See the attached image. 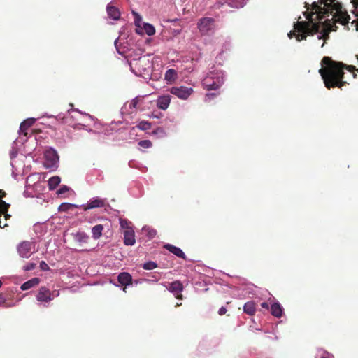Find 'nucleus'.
<instances>
[{
  "instance_id": "obj_6",
  "label": "nucleus",
  "mask_w": 358,
  "mask_h": 358,
  "mask_svg": "<svg viewBox=\"0 0 358 358\" xmlns=\"http://www.w3.org/2000/svg\"><path fill=\"white\" fill-rule=\"evenodd\" d=\"M131 71L136 76L142 77L144 79L150 78L151 76L152 64L146 56L134 57L129 62Z\"/></svg>"
},
{
  "instance_id": "obj_8",
  "label": "nucleus",
  "mask_w": 358,
  "mask_h": 358,
  "mask_svg": "<svg viewBox=\"0 0 358 358\" xmlns=\"http://www.w3.org/2000/svg\"><path fill=\"white\" fill-rule=\"evenodd\" d=\"M169 92L179 99L186 101L192 94L194 90L192 87L180 85L171 87L169 89Z\"/></svg>"
},
{
  "instance_id": "obj_53",
  "label": "nucleus",
  "mask_w": 358,
  "mask_h": 358,
  "mask_svg": "<svg viewBox=\"0 0 358 358\" xmlns=\"http://www.w3.org/2000/svg\"><path fill=\"white\" fill-rule=\"evenodd\" d=\"M150 117H152L154 118H159V117L155 115H152Z\"/></svg>"
},
{
  "instance_id": "obj_11",
  "label": "nucleus",
  "mask_w": 358,
  "mask_h": 358,
  "mask_svg": "<svg viewBox=\"0 0 358 358\" xmlns=\"http://www.w3.org/2000/svg\"><path fill=\"white\" fill-rule=\"evenodd\" d=\"M106 199H102L98 196L93 197L90 199L87 203L82 204L79 207L82 208L83 210L87 211L88 210L97 208H102L105 206L106 203Z\"/></svg>"
},
{
  "instance_id": "obj_30",
  "label": "nucleus",
  "mask_w": 358,
  "mask_h": 358,
  "mask_svg": "<svg viewBox=\"0 0 358 358\" xmlns=\"http://www.w3.org/2000/svg\"><path fill=\"white\" fill-rule=\"evenodd\" d=\"M75 240L79 243H87L89 239V236L83 231L77 232L75 236Z\"/></svg>"
},
{
  "instance_id": "obj_49",
  "label": "nucleus",
  "mask_w": 358,
  "mask_h": 358,
  "mask_svg": "<svg viewBox=\"0 0 358 358\" xmlns=\"http://www.w3.org/2000/svg\"><path fill=\"white\" fill-rule=\"evenodd\" d=\"M261 306L263 308H265V309H268L269 308V306L268 304L266 303V302H263L261 303Z\"/></svg>"
},
{
  "instance_id": "obj_21",
  "label": "nucleus",
  "mask_w": 358,
  "mask_h": 358,
  "mask_svg": "<svg viewBox=\"0 0 358 358\" xmlns=\"http://www.w3.org/2000/svg\"><path fill=\"white\" fill-rule=\"evenodd\" d=\"M41 180V176L39 173H31L27 178L26 180V187L36 185Z\"/></svg>"
},
{
  "instance_id": "obj_9",
  "label": "nucleus",
  "mask_w": 358,
  "mask_h": 358,
  "mask_svg": "<svg viewBox=\"0 0 358 358\" xmlns=\"http://www.w3.org/2000/svg\"><path fill=\"white\" fill-rule=\"evenodd\" d=\"M215 20L211 17H203L199 20L197 27L202 35H210L215 29Z\"/></svg>"
},
{
  "instance_id": "obj_51",
  "label": "nucleus",
  "mask_w": 358,
  "mask_h": 358,
  "mask_svg": "<svg viewBox=\"0 0 358 358\" xmlns=\"http://www.w3.org/2000/svg\"><path fill=\"white\" fill-rule=\"evenodd\" d=\"M222 52H221V53L220 54V55H218V56L217 57V58H216V59H217V61H218L220 59H222Z\"/></svg>"
},
{
  "instance_id": "obj_28",
  "label": "nucleus",
  "mask_w": 358,
  "mask_h": 358,
  "mask_svg": "<svg viewBox=\"0 0 358 358\" xmlns=\"http://www.w3.org/2000/svg\"><path fill=\"white\" fill-rule=\"evenodd\" d=\"M61 179L59 176H55L49 178L48 185L50 190L55 189L60 183Z\"/></svg>"
},
{
  "instance_id": "obj_18",
  "label": "nucleus",
  "mask_w": 358,
  "mask_h": 358,
  "mask_svg": "<svg viewBox=\"0 0 358 358\" xmlns=\"http://www.w3.org/2000/svg\"><path fill=\"white\" fill-rule=\"evenodd\" d=\"M284 309L278 301H275L271 303V313L273 316L280 318L282 316Z\"/></svg>"
},
{
  "instance_id": "obj_12",
  "label": "nucleus",
  "mask_w": 358,
  "mask_h": 358,
  "mask_svg": "<svg viewBox=\"0 0 358 358\" xmlns=\"http://www.w3.org/2000/svg\"><path fill=\"white\" fill-rule=\"evenodd\" d=\"M36 298V300L41 303H43L44 306H47V304L54 299L50 290L45 287H42L39 289Z\"/></svg>"
},
{
  "instance_id": "obj_52",
  "label": "nucleus",
  "mask_w": 358,
  "mask_h": 358,
  "mask_svg": "<svg viewBox=\"0 0 358 358\" xmlns=\"http://www.w3.org/2000/svg\"><path fill=\"white\" fill-rule=\"evenodd\" d=\"M8 217H10V215L6 214L3 218L5 220H6Z\"/></svg>"
},
{
  "instance_id": "obj_16",
  "label": "nucleus",
  "mask_w": 358,
  "mask_h": 358,
  "mask_svg": "<svg viewBox=\"0 0 358 358\" xmlns=\"http://www.w3.org/2000/svg\"><path fill=\"white\" fill-rule=\"evenodd\" d=\"M157 106L163 110H166L171 103V96L169 94L159 96L157 99Z\"/></svg>"
},
{
  "instance_id": "obj_1",
  "label": "nucleus",
  "mask_w": 358,
  "mask_h": 358,
  "mask_svg": "<svg viewBox=\"0 0 358 358\" xmlns=\"http://www.w3.org/2000/svg\"><path fill=\"white\" fill-rule=\"evenodd\" d=\"M303 15L308 21H298L294 26V30L288 34L289 38L295 36L296 41H301L305 40L307 35L317 34V39L324 41L329 38L330 31H336V23L345 25L350 19L335 0L313 1L307 6Z\"/></svg>"
},
{
  "instance_id": "obj_2",
  "label": "nucleus",
  "mask_w": 358,
  "mask_h": 358,
  "mask_svg": "<svg viewBox=\"0 0 358 358\" xmlns=\"http://www.w3.org/2000/svg\"><path fill=\"white\" fill-rule=\"evenodd\" d=\"M344 69L352 71L355 69V67L352 66H345L342 63L336 62L328 57H324L322 59L319 73L324 80L326 87H341L346 83L342 81Z\"/></svg>"
},
{
  "instance_id": "obj_31",
  "label": "nucleus",
  "mask_w": 358,
  "mask_h": 358,
  "mask_svg": "<svg viewBox=\"0 0 358 358\" xmlns=\"http://www.w3.org/2000/svg\"><path fill=\"white\" fill-rule=\"evenodd\" d=\"M79 206H78L74 203L64 202L59 206L58 210L61 212H66L73 208H80Z\"/></svg>"
},
{
  "instance_id": "obj_20",
  "label": "nucleus",
  "mask_w": 358,
  "mask_h": 358,
  "mask_svg": "<svg viewBox=\"0 0 358 358\" xmlns=\"http://www.w3.org/2000/svg\"><path fill=\"white\" fill-rule=\"evenodd\" d=\"M107 15L109 18L117 20L120 17V12L115 6L108 4L106 7Z\"/></svg>"
},
{
  "instance_id": "obj_17",
  "label": "nucleus",
  "mask_w": 358,
  "mask_h": 358,
  "mask_svg": "<svg viewBox=\"0 0 358 358\" xmlns=\"http://www.w3.org/2000/svg\"><path fill=\"white\" fill-rule=\"evenodd\" d=\"M164 248L169 250L172 254L175 255L178 257L186 259V255L184 252L180 248L173 245L166 243L164 245Z\"/></svg>"
},
{
  "instance_id": "obj_47",
  "label": "nucleus",
  "mask_w": 358,
  "mask_h": 358,
  "mask_svg": "<svg viewBox=\"0 0 358 358\" xmlns=\"http://www.w3.org/2000/svg\"><path fill=\"white\" fill-rule=\"evenodd\" d=\"M117 41H118V38H116V39L115 40V41H114L115 46V48H116V50H117V52H118L120 55H122V54H123V52H121V51L120 50L119 48L117 47Z\"/></svg>"
},
{
  "instance_id": "obj_56",
  "label": "nucleus",
  "mask_w": 358,
  "mask_h": 358,
  "mask_svg": "<svg viewBox=\"0 0 358 358\" xmlns=\"http://www.w3.org/2000/svg\"><path fill=\"white\" fill-rule=\"evenodd\" d=\"M181 304H182L181 303H180V302H178V303L176 304V306H181Z\"/></svg>"
},
{
  "instance_id": "obj_34",
  "label": "nucleus",
  "mask_w": 358,
  "mask_h": 358,
  "mask_svg": "<svg viewBox=\"0 0 358 358\" xmlns=\"http://www.w3.org/2000/svg\"><path fill=\"white\" fill-rule=\"evenodd\" d=\"M152 134L159 138H162L166 136V133L162 127H157L153 131Z\"/></svg>"
},
{
  "instance_id": "obj_54",
  "label": "nucleus",
  "mask_w": 358,
  "mask_h": 358,
  "mask_svg": "<svg viewBox=\"0 0 358 358\" xmlns=\"http://www.w3.org/2000/svg\"><path fill=\"white\" fill-rule=\"evenodd\" d=\"M24 153L23 155H29L30 152H27V151H24Z\"/></svg>"
},
{
  "instance_id": "obj_57",
  "label": "nucleus",
  "mask_w": 358,
  "mask_h": 358,
  "mask_svg": "<svg viewBox=\"0 0 358 358\" xmlns=\"http://www.w3.org/2000/svg\"><path fill=\"white\" fill-rule=\"evenodd\" d=\"M12 306H13V304H10V305L6 306V307H11Z\"/></svg>"
},
{
  "instance_id": "obj_19",
  "label": "nucleus",
  "mask_w": 358,
  "mask_h": 358,
  "mask_svg": "<svg viewBox=\"0 0 358 358\" xmlns=\"http://www.w3.org/2000/svg\"><path fill=\"white\" fill-rule=\"evenodd\" d=\"M34 231L38 238H42L48 231V227L45 223H36L34 225Z\"/></svg>"
},
{
  "instance_id": "obj_40",
  "label": "nucleus",
  "mask_w": 358,
  "mask_h": 358,
  "mask_svg": "<svg viewBox=\"0 0 358 358\" xmlns=\"http://www.w3.org/2000/svg\"><path fill=\"white\" fill-rule=\"evenodd\" d=\"M69 190V187L66 185H62L61 186L57 191V194L58 195H62L63 194H65Z\"/></svg>"
},
{
  "instance_id": "obj_42",
  "label": "nucleus",
  "mask_w": 358,
  "mask_h": 358,
  "mask_svg": "<svg viewBox=\"0 0 358 358\" xmlns=\"http://www.w3.org/2000/svg\"><path fill=\"white\" fill-rule=\"evenodd\" d=\"M36 264L33 262H29L27 265H25L23 268L26 271H31L36 268Z\"/></svg>"
},
{
  "instance_id": "obj_4",
  "label": "nucleus",
  "mask_w": 358,
  "mask_h": 358,
  "mask_svg": "<svg viewBox=\"0 0 358 358\" xmlns=\"http://www.w3.org/2000/svg\"><path fill=\"white\" fill-rule=\"evenodd\" d=\"M36 120L35 118H27L22 122L18 131L19 136L13 143L10 155L11 159L10 164L13 168L12 175L14 178H16L17 176V169L15 167L14 159L17 157L18 152H22L21 147L24 145L26 142H29L27 137V130L35 123Z\"/></svg>"
},
{
  "instance_id": "obj_50",
  "label": "nucleus",
  "mask_w": 358,
  "mask_h": 358,
  "mask_svg": "<svg viewBox=\"0 0 358 358\" xmlns=\"http://www.w3.org/2000/svg\"><path fill=\"white\" fill-rule=\"evenodd\" d=\"M145 281L147 282H157L158 279L157 278L152 279V280H150V279H145Z\"/></svg>"
},
{
  "instance_id": "obj_25",
  "label": "nucleus",
  "mask_w": 358,
  "mask_h": 358,
  "mask_svg": "<svg viewBox=\"0 0 358 358\" xmlns=\"http://www.w3.org/2000/svg\"><path fill=\"white\" fill-rule=\"evenodd\" d=\"M256 311V306L254 301H250L246 302L243 306V312L249 315H255Z\"/></svg>"
},
{
  "instance_id": "obj_43",
  "label": "nucleus",
  "mask_w": 358,
  "mask_h": 358,
  "mask_svg": "<svg viewBox=\"0 0 358 358\" xmlns=\"http://www.w3.org/2000/svg\"><path fill=\"white\" fill-rule=\"evenodd\" d=\"M41 270L47 271L50 270L49 266L44 261H41L39 264Z\"/></svg>"
},
{
  "instance_id": "obj_35",
  "label": "nucleus",
  "mask_w": 358,
  "mask_h": 358,
  "mask_svg": "<svg viewBox=\"0 0 358 358\" xmlns=\"http://www.w3.org/2000/svg\"><path fill=\"white\" fill-rule=\"evenodd\" d=\"M143 96H136L128 104L130 109H136L139 102L143 99Z\"/></svg>"
},
{
  "instance_id": "obj_55",
  "label": "nucleus",
  "mask_w": 358,
  "mask_h": 358,
  "mask_svg": "<svg viewBox=\"0 0 358 358\" xmlns=\"http://www.w3.org/2000/svg\"><path fill=\"white\" fill-rule=\"evenodd\" d=\"M181 304H182L181 303H180V302H178V303L176 304V306H181Z\"/></svg>"
},
{
  "instance_id": "obj_39",
  "label": "nucleus",
  "mask_w": 358,
  "mask_h": 358,
  "mask_svg": "<svg viewBox=\"0 0 358 358\" xmlns=\"http://www.w3.org/2000/svg\"><path fill=\"white\" fill-rule=\"evenodd\" d=\"M217 94L215 92L207 93L205 96L204 101L205 102H209L213 100L215 96H217Z\"/></svg>"
},
{
  "instance_id": "obj_58",
  "label": "nucleus",
  "mask_w": 358,
  "mask_h": 358,
  "mask_svg": "<svg viewBox=\"0 0 358 358\" xmlns=\"http://www.w3.org/2000/svg\"><path fill=\"white\" fill-rule=\"evenodd\" d=\"M324 42H323V43L321 44V45H320V46H321V47H323V46H324Z\"/></svg>"
},
{
  "instance_id": "obj_36",
  "label": "nucleus",
  "mask_w": 358,
  "mask_h": 358,
  "mask_svg": "<svg viewBox=\"0 0 358 358\" xmlns=\"http://www.w3.org/2000/svg\"><path fill=\"white\" fill-rule=\"evenodd\" d=\"M157 267V264L153 261H148L142 265V268L145 270H153Z\"/></svg>"
},
{
  "instance_id": "obj_22",
  "label": "nucleus",
  "mask_w": 358,
  "mask_h": 358,
  "mask_svg": "<svg viewBox=\"0 0 358 358\" xmlns=\"http://www.w3.org/2000/svg\"><path fill=\"white\" fill-rule=\"evenodd\" d=\"M133 14L134 15V24L136 27V33L138 34V35L142 36V35H143V32L141 29V26H143V23L142 22V17L138 13L133 12Z\"/></svg>"
},
{
  "instance_id": "obj_46",
  "label": "nucleus",
  "mask_w": 358,
  "mask_h": 358,
  "mask_svg": "<svg viewBox=\"0 0 358 358\" xmlns=\"http://www.w3.org/2000/svg\"><path fill=\"white\" fill-rule=\"evenodd\" d=\"M227 312V309L224 306H222L221 308H220L219 310H218V314L220 315H224Z\"/></svg>"
},
{
  "instance_id": "obj_23",
  "label": "nucleus",
  "mask_w": 358,
  "mask_h": 358,
  "mask_svg": "<svg viewBox=\"0 0 358 358\" xmlns=\"http://www.w3.org/2000/svg\"><path fill=\"white\" fill-rule=\"evenodd\" d=\"M177 78V72L173 69H169L164 75V79L167 83H173Z\"/></svg>"
},
{
  "instance_id": "obj_48",
  "label": "nucleus",
  "mask_w": 358,
  "mask_h": 358,
  "mask_svg": "<svg viewBox=\"0 0 358 358\" xmlns=\"http://www.w3.org/2000/svg\"><path fill=\"white\" fill-rule=\"evenodd\" d=\"M5 302L6 298L2 294H0V306L4 304Z\"/></svg>"
},
{
  "instance_id": "obj_27",
  "label": "nucleus",
  "mask_w": 358,
  "mask_h": 358,
  "mask_svg": "<svg viewBox=\"0 0 358 358\" xmlns=\"http://www.w3.org/2000/svg\"><path fill=\"white\" fill-rule=\"evenodd\" d=\"M103 227L102 224H96L92 229V238L95 240L99 239L102 236Z\"/></svg>"
},
{
  "instance_id": "obj_14",
  "label": "nucleus",
  "mask_w": 358,
  "mask_h": 358,
  "mask_svg": "<svg viewBox=\"0 0 358 358\" xmlns=\"http://www.w3.org/2000/svg\"><path fill=\"white\" fill-rule=\"evenodd\" d=\"M117 280L121 285L124 286L123 291L126 292L127 287L131 285L132 277L127 272H122L118 275Z\"/></svg>"
},
{
  "instance_id": "obj_24",
  "label": "nucleus",
  "mask_w": 358,
  "mask_h": 358,
  "mask_svg": "<svg viewBox=\"0 0 358 358\" xmlns=\"http://www.w3.org/2000/svg\"><path fill=\"white\" fill-rule=\"evenodd\" d=\"M39 282L40 280L38 278H33L31 280L24 282L21 285L20 289L23 291L28 290L31 287H34V286L37 285L39 283Z\"/></svg>"
},
{
  "instance_id": "obj_26",
  "label": "nucleus",
  "mask_w": 358,
  "mask_h": 358,
  "mask_svg": "<svg viewBox=\"0 0 358 358\" xmlns=\"http://www.w3.org/2000/svg\"><path fill=\"white\" fill-rule=\"evenodd\" d=\"M141 29L149 36L155 35L156 32L155 27L148 22H143Z\"/></svg>"
},
{
  "instance_id": "obj_15",
  "label": "nucleus",
  "mask_w": 358,
  "mask_h": 358,
  "mask_svg": "<svg viewBox=\"0 0 358 358\" xmlns=\"http://www.w3.org/2000/svg\"><path fill=\"white\" fill-rule=\"evenodd\" d=\"M123 234L124 245L132 246L135 244V234L134 230L131 228H128L125 229Z\"/></svg>"
},
{
  "instance_id": "obj_10",
  "label": "nucleus",
  "mask_w": 358,
  "mask_h": 358,
  "mask_svg": "<svg viewBox=\"0 0 358 358\" xmlns=\"http://www.w3.org/2000/svg\"><path fill=\"white\" fill-rule=\"evenodd\" d=\"M34 252H36L34 242L22 241L17 245V252L22 258H29Z\"/></svg>"
},
{
  "instance_id": "obj_3",
  "label": "nucleus",
  "mask_w": 358,
  "mask_h": 358,
  "mask_svg": "<svg viewBox=\"0 0 358 358\" xmlns=\"http://www.w3.org/2000/svg\"><path fill=\"white\" fill-rule=\"evenodd\" d=\"M49 118L55 117L58 122L68 124L75 129H85L89 133H94V131L92 129H87V126L84 124L85 121L82 120L83 118L88 119L93 121L92 116L83 113L78 110H68L66 113H59L57 116L48 115Z\"/></svg>"
},
{
  "instance_id": "obj_38",
  "label": "nucleus",
  "mask_w": 358,
  "mask_h": 358,
  "mask_svg": "<svg viewBox=\"0 0 358 358\" xmlns=\"http://www.w3.org/2000/svg\"><path fill=\"white\" fill-rule=\"evenodd\" d=\"M138 145L145 149L150 148L152 145L150 140H141L138 143Z\"/></svg>"
},
{
  "instance_id": "obj_32",
  "label": "nucleus",
  "mask_w": 358,
  "mask_h": 358,
  "mask_svg": "<svg viewBox=\"0 0 358 358\" xmlns=\"http://www.w3.org/2000/svg\"><path fill=\"white\" fill-rule=\"evenodd\" d=\"M228 4L233 8H243L247 3L248 0H228Z\"/></svg>"
},
{
  "instance_id": "obj_5",
  "label": "nucleus",
  "mask_w": 358,
  "mask_h": 358,
  "mask_svg": "<svg viewBox=\"0 0 358 358\" xmlns=\"http://www.w3.org/2000/svg\"><path fill=\"white\" fill-rule=\"evenodd\" d=\"M224 72L220 67L213 66L203 79L202 85L207 90H216L224 84Z\"/></svg>"
},
{
  "instance_id": "obj_44",
  "label": "nucleus",
  "mask_w": 358,
  "mask_h": 358,
  "mask_svg": "<svg viewBox=\"0 0 358 358\" xmlns=\"http://www.w3.org/2000/svg\"><path fill=\"white\" fill-rule=\"evenodd\" d=\"M127 224H128V222L127 220H124V219H120V225L122 228L123 229H128L129 227H127Z\"/></svg>"
},
{
  "instance_id": "obj_37",
  "label": "nucleus",
  "mask_w": 358,
  "mask_h": 358,
  "mask_svg": "<svg viewBox=\"0 0 358 358\" xmlns=\"http://www.w3.org/2000/svg\"><path fill=\"white\" fill-rule=\"evenodd\" d=\"M137 127L142 131L148 130L151 127V124L147 121H141L138 125Z\"/></svg>"
},
{
  "instance_id": "obj_45",
  "label": "nucleus",
  "mask_w": 358,
  "mask_h": 358,
  "mask_svg": "<svg viewBox=\"0 0 358 358\" xmlns=\"http://www.w3.org/2000/svg\"><path fill=\"white\" fill-rule=\"evenodd\" d=\"M141 57V56L140 55V54H138V53H134V54L131 53V54H129V55L127 56V57H128V60H129V62L131 61V58H134V57H136H136Z\"/></svg>"
},
{
  "instance_id": "obj_41",
  "label": "nucleus",
  "mask_w": 358,
  "mask_h": 358,
  "mask_svg": "<svg viewBox=\"0 0 358 358\" xmlns=\"http://www.w3.org/2000/svg\"><path fill=\"white\" fill-rule=\"evenodd\" d=\"M351 3L353 6L354 10L353 13L358 16V0H350Z\"/></svg>"
},
{
  "instance_id": "obj_33",
  "label": "nucleus",
  "mask_w": 358,
  "mask_h": 358,
  "mask_svg": "<svg viewBox=\"0 0 358 358\" xmlns=\"http://www.w3.org/2000/svg\"><path fill=\"white\" fill-rule=\"evenodd\" d=\"M315 358H334L333 355L329 353L328 352L319 349L317 351V354L315 355Z\"/></svg>"
},
{
  "instance_id": "obj_29",
  "label": "nucleus",
  "mask_w": 358,
  "mask_h": 358,
  "mask_svg": "<svg viewBox=\"0 0 358 358\" xmlns=\"http://www.w3.org/2000/svg\"><path fill=\"white\" fill-rule=\"evenodd\" d=\"M142 233L149 239L153 238L157 235V231L150 227L145 226L141 229Z\"/></svg>"
},
{
  "instance_id": "obj_7",
  "label": "nucleus",
  "mask_w": 358,
  "mask_h": 358,
  "mask_svg": "<svg viewBox=\"0 0 358 358\" xmlns=\"http://www.w3.org/2000/svg\"><path fill=\"white\" fill-rule=\"evenodd\" d=\"M59 157L57 150L52 148H47L44 151L43 166L51 171H55L59 166Z\"/></svg>"
},
{
  "instance_id": "obj_13",
  "label": "nucleus",
  "mask_w": 358,
  "mask_h": 358,
  "mask_svg": "<svg viewBox=\"0 0 358 358\" xmlns=\"http://www.w3.org/2000/svg\"><path fill=\"white\" fill-rule=\"evenodd\" d=\"M184 287L180 281L176 280L171 282L167 289L171 292L177 299H182L181 292L183 291Z\"/></svg>"
},
{
  "instance_id": "obj_59",
  "label": "nucleus",
  "mask_w": 358,
  "mask_h": 358,
  "mask_svg": "<svg viewBox=\"0 0 358 358\" xmlns=\"http://www.w3.org/2000/svg\"><path fill=\"white\" fill-rule=\"evenodd\" d=\"M1 285H2V282H1V281L0 280V287H1Z\"/></svg>"
}]
</instances>
